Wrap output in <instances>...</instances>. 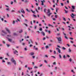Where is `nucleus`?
Wrapping results in <instances>:
<instances>
[{
	"label": "nucleus",
	"instance_id": "1",
	"mask_svg": "<svg viewBox=\"0 0 76 76\" xmlns=\"http://www.w3.org/2000/svg\"><path fill=\"white\" fill-rule=\"evenodd\" d=\"M58 41L59 42H58V43H60V44H62V43L61 42V38L60 37H59V38L56 37Z\"/></svg>",
	"mask_w": 76,
	"mask_h": 76
},
{
	"label": "nucleus",
	"instance_id": "2",
	"mask_svg": "<svg viewBox=\"0 0 76 76\" xmlns=\"http://www.w3.org/2000/svg\"><path fill=\"white\" fill-rule=\"evenodd\" d=\"M11 61L13 63H14L15 65H16V61L15 60H14L13 59V58H12L11 59Z\"/></svg>",
	"mask_w": 76,
	"mask_h": 76
},
{
	"label": "nucleus",
	"instance_id": "3",
	"mask_svg": "<svg viewBox=\"0 0 76 76\" xmlns=\"http://www.w3.org/2000/svg\"><path fill=\"white\" fill-rule=\"evenodd\" d=\"M56 50H58V52L59 53H61V50L59 48H56Z\"/></svg>",
	"mask_w": 76,
	"mask_h": 76
},
{
	"label": "nucleus",
	"instance_id": "4",
	"mask_svg": "<svg viewBox=\"0 0 76 76\" xmlns=\"http://www.w3.org/2000/svg\"><path fill=\"white\" fill-rule=\"evenodd\" d=\"M76 16L73 13H72V15H71V17H72V18H74V16Z\"/></svg>",
	"mask_w": 76,
	"mask_h": 76
},
{
	"label": "nucleus",
	"instance_id": "5",
	"mask_svg": "<svg viewBox=\"0 0 76 76\" xmlns=\"http://www.w3.org/2000/svg\"><path fill=\"white\" fill-rule=\"evenodd\" d=\"M21 12L23 14H25V11L23 10V9H22V10H21Z\"/></svg>",
	"mask_w": 76,
	"mask_h": 76
},
{
	"label": "nucleus",
	"instance_id": "6",
	"mask_svg": "<svg viewBox=\"0 0 76 76\" xmlns=\"http://www.w3.org/2000/svg\"><path fill=\"white\" fill-rule=\"evenodd\" d=\"M52 15V13H49L48 14V13H47V15L48 16L50 17V15Z\"/></svg>",
	"mask_w": 76,
	"mask_h": 76
},
{
	"label": "nucleus",
	"instance_id": "7",
	"mask_svg": "<svg viewBox=\"0 0 76 76\" xmlns=\"http://www.w3.org/2000/svg\"><path fill=\"white\" fill-rule=\"evenodd\" d=\"M6 30L8 32V33H9V34H10V31H9V29H8L7 28H6Z\"/></svg>",
	"mask_w": 76,
	"mask_h": 76
},
{
	"label": "nucleus",
	"instance_id": "8",
	"mask_svg": "<svg viewBox=\"0 0 76 76\" xmlns=\"http://www.w3.org/2000/svg\"><path fill=\"white\" fill-rule=\"evenodd\" d=\"M30 42H31V43H32V42H33L32 41V40H31V39H30L29 40V42H28V44H31Z\"/></svg>",
	"mask_w": 76,
	"mask_h": 76
},
{
	"label": "nucleus",
	"instance_id": "9",
	"mask_svg": "<svg viewBox=\"0 0 76 76\" xmlns=\"http://www.w3.org/2000/svg\"><path fill=\"white\" fill-rule=\"evenodd\" d=\"M41 33L42 34L43 36H45V33L43 31H42Z\"/></svg>",
	"mask_w": 76,
	"mask_h": 76
},
{
	"label": "nucleus",
	"instance_id": "10",
	"mask_svg": "<svg viewBox=\"0 0 76 76\" xmlns=\"http://www.w3.org/2000/svg\"><path fill=\"white\" fill-rule=\"evenodd\" d=\"M50 13V10L48 9V12H47V13Z\"/></svg>",
	"mask_w": 76,
	"mask_h": 76
},
{
	"label": "nucleus",
	"instance_id": "11",
	"mask_svg": "<svg viewBox=\"0 0 76 76\" xmlns=\"http://www.w3.org/2000/svg\"><path fill=\"white\" fill-rule=\"evenodd\" d=\"M72 9L73 10H75V6H72Z\"/></svg>",
	"mask_w": 76,
	"mask_h": 76
},
{
	"label": "nucleus",
	"instance_id": "12",
	"mask_svg": "<svg viewBox=\"0 0 76 76\" xmlns=\"http://www.w3.org/2000/svg\"><path fill=\"white\" fill-rule=\"evenodd\" d=\"M26 11L28 12H29V13H30V12H31V11H30L29 10H28V9H26Z\"/></svg>",
	"mask_w": 76,
	"mask_h": 76
},
{
	"label": "nucleus",
	"instance_id": "13",
	"mask_svg": "<svg viewBox=\"0 0 76 76\" xmlns=\"http://www.w3.org/2000/svg\"><path fill=\"white\" fill-rule=\"evenodd\" d=\"M2 32H3V33H4V34H7V32H6L5 31L2 30Z\"/></svg>",
	"mask_w": 76,
	"mask_h": 76
},
{
	"label": "nucleus",
	"instance_id": "14",
	"mask_svg": "<svg viewBox=\"0 0 76 76\" xmlns=\"http://www.w3.org/2000/svg\"><path fill=\"white\" fill-rule=\"evenodd\" d=\"M34 54V52H31L30 53V55L31 56H33Z\"/></svg>",
	"mask_w": 76,
	"mask_h": 76
},
{
	"label": "nucleus",
	"instance_id": "15",
	"mask_svg": "<svg viewBox=\"0 0 76 76\" xmlns=\"http://www.w3.org/2000/svg\"><path fill=\"white\" fill-rule=\"evenodd\" d=\"M5 10H7V12H8V11H10V9H9V8H7V9H5Z\"/></svg>",
	"mask_w": 76,
	"mask_h": 76
},
{
	"label": "nucleus",
	"instance_id": "16",
	"mask_svg": "<svg viewBox=\"0 0 76 76\" xmlns=\"http://www.w3.org/2000/svg\"><path fill=\"white\" fill-rule=\"evenodd\" d=\"M16 53H18V51L16 50H15V51L14 52V53L15 54H16Z\"/></svg>",
	"mask_w": 76,
	"mask_h": 76
},
{
	"label": "nucleus",
	"instance_id": "17",
	"mask_svg": "<svg viewBox=\"0 0 76 76\" xmlns=\"http://www.w3.org/2000/svg\"><path fill=\"white\" fill-rule=\"evenodd\" d=\"M41 1L42 3V6H44V2H43V1Z\"/></svg>",
	"mask_w": 76,
	"mask_h": 76
},
{
	"label": "nucleus",
	"instance_id": "18",
	"mask_svg": "<svg viewBox=\"0 0 76 76\" xmlns=\"http://www.w3.org/2000/svg\"><path fill=\"white\" fill-rule=\"evenodd\" d=\"M48 26H52V28H53V26H52V25H51V24H48Z\"/></svg>",
	"mask_w": 76,
	"mask_h": 76
},
{
	"label": "nucleus",
	"instance_id": "19",
	"mask_svg": "<svg viewBox=\"0 0 76 76\" xmlns=\"http://www.w3.org/2000/svg\"><path fill=\"white\" fill-rule=\"evenodd\" d=\"M64 10V11H65V13H66V14L68 13V11H66V10Z\"/></svg>",
	"mask_w": 76,
	"mask_h": 76
},
{
	"label": "nucleus",
	"instance_id": "20",
	"mask_svg": "<svg viewBox=\"0 0 76 76\" xmlns=\"http://www.w3.org/2000/svg\"><path fill=\"white\" fill-rule=\"evenodd\" d=\"M46 10H47V9H46V8H45L44 9V12H45V13L46 12Z\"/></svg>",
	"mask_w": 76,
	"mask_h": 76
},
{
	"label": "nucleus",
	"instance_id": "21",
	"mask_svg": "<svg viewBox=\"0 0 76 76\" xmlns=\"http://www.w3.org/2000/svg\"><path fill=\"white\" fill-rule=\"evenodd\" d=\"M62 50H66V48H65L64 47H63L62 48Z\"/></svg>",
	"mask_w": 76,
	"mask_h": 76
},
{
	"label": "nucleus",
	"instance_id": "22",
	"mask_svg": "<svg viewBox=\"0 0 76 76\" xmlns=\"http://www.w3.org/2000/svg\"><path fill=\"white\" fill-rule=\"evenodd\" d=\"M9 41H10V42H11L12 41V39H8Z\"/></svg>",
	"mask_w": 76,
	"mask_h": 76
},
{
	"label": "nucleus",
	"instance_id": "23",
	"mask_svg": "<svg viewBox=\"0 0 76 76\" xmlns=\"http://www.w3.org/2000/svg\"><path fill=\"white\" fill-rule=\"evenodd\" d=\"M31 12H32L33 13L35 14V11H33V10H31Z\"/></svg>",
	"mask_w": 76,
	"mask_h": 76
},
{
	"label": "nucleus",
	"instance_id": "24",
	"mask_svg": "<svg viewBox=\"0 0 76 76\" xmlns=\"http://www.w3.org/2000/svg\"><path fill=\"white\" fill-rule=\"evenodd\" d=\"M61 6H64V4H63V3H61Z\"/></svg>",
	"mask_w": 76,
	"mask_h": 76
},
{
	"label": "nucleus",
	"instance_id": "25",
	"mask_svg": "<svg viewBox=\"0 0 76 76\" xmlns=\"http://www.w3.org/2000/svg\"><path fill=\"white\" fill-rule=\"evenodd\" d=\"M63 34H64V35L65 36H66V34L65 33H64V32H63Z\"/></svg>",
	"mask_w": 76,
	"mask_h": 76
},
{
	"label": "nucleus",
	"instance_id": "26",
	"mask_svg": "<svg viewBox=\"0 0 76 76\" xmlns=\"http://www.w3.org/2000/svg\"><path fill=\"white\" fill-rule=\"evenodd\" d=\"M59 56L60 58H61L62 57H61V55H60V54L59 55Z\"/></svg>",
	"mask_w": 76,
	"mask_h": 76
},
{
	"label": "nucleus",
	"instance_id": "27",
	"mask_svg": "<svg viewBox=\"0 0 76 76\" xmlns=\"http://www.w3.org/2000/svg\"><path fill=\"white\" fill-rule=\"evenodd\" d=\"M53 65H56V62H53Z\"/></svg>",
	"mask_w": 76,
	"mask_h": 76
},
{
	"label": "nucleus",
	"instance_id": "28",
	"mask_svg": "<svg viewBox=\"0 0 76 76\" xmlns=\"http://www.w3.org/2000/svg\"><path fill=\"white\" fill-rule=\"evenodd\" d=\"M23 32V31L22 30H21L20 31H19V33H22Z\"/></svg>",
	"mask_w": 76,
	"mask_h": 76
},
{
	"label": "nucleus",
	"instance_id": "29",
	"mask_svg": "<svg viewBox=\"0 0 76 76\" xmlns=\"http://www.w3.org/2000/svg\"><path fill=\"white\" fill-rule=\"evenodd\" d=\"M45 57H47V58H48V56H47V55H45Z\"/></svg>",
	"mask_w": 76,
	"mask_h": 76
},
{
	"label": "nucleus",
	"instance_id": "30",
	"mask_svg": "<svg viewBox=\"0 0 76 76\" xmlns=\"http://www.w3.org/2000/svg\"><path fill=\"white\" fill-rule=\"evenodd\" d=\"M7 64L8 65H10V62H7Z\"/></svg>",
	"mask_w": 76,
	"mask_h": 76
},
{
	"label": "nucleus",
	"instance_id": "31",
	"mask_svg": "<svg viewBox=\"0 0 76 76\" xmlns=\"http://www.w3.org/2000/svg\"><path fill=\"white\" fill-rule=\"evenodd\" d=\"M69 52H72V50L70 49V48H69Z\"/></svg>",
	"mask_w": 76,
	"mask_h": 76
},
{
	"label": "nucleus",
	"instance_id": "32",
	"mask_svg": "<svg viewBox=\"0 0 76 76\" xmlns=\"http://www.w3.org/2000/svg\"><path fill=\"white\" fill-rule=\"evenodd\" d=\"M28 70H30V69H32V68H29V67H28Z\"/></svg>",
	"mask_w": 76,
	"mask_h": 76
},
{
	"label": "nucleus",
	"instance_id": "33",
	"mask_svg": "<svg viewBox=\"0 0 76 76\" xmlns=\"http://www.w3.org/2000/svg\"><path fill=\"white\" fill-rule=\"evenodd\" d=\"M43 65V64H41V65H39V67H42V66Z\"/></svg>",
	"mask_w": 76,
	"mask_h": 76
},
{
	"label": "nucleus",
	"instance_id": "34",
	"mask_svg": "<svg viewBox=\"0 0 76 76\" xmlns=\"http://www.w3.org/2000/svg\"><path fill=\"white\" fill-rule=\"evenodd\" d=\"M57 35L58 36L60 35V33H58L57 34Z\"/></svg>",
	"mask_w": 76,
	"mask_h": 76
},
{
	"label": "nucleus",
	"instance_id": "35",
	"mask_svg": "<svg viewBox=\"0 0 76 76\" xmlns=\"http://www.w3.org/2000/svg\"><path fill=\"white\" fill-rule=\"evenodd\" d=\"M14 35H17V34L16 33H13Z\"/></svg>",
	"mask_w": 76,
	"mask_h": 76
},
{
	"label": "nucleus",
	"instance_id": "36",
	"mask_svg": "<svg viewBox=\"0 0 76 76\" xmlns=\"http://www.w3.org/2000/svg\"><path fill=\"white\" fill-rule=\"evenodd\" d=\"M15 10H12L11 11V12H12V13H13V12H15Z\"/></svg>",
	"mask_w": 76,
	"mask_h": 76
},
{
	"label": "nucleus",
	"instance_id": "37",
	"mask_svg": "<svg viewBox=\"0 0 76 76\" xmlns=\"http://www.w3.org/2000/svg\"><path fill=\"white\" fill-rule=\"evenodd\" d=\"M49 48V47H48V46H46V48L47 49V48Z\"/></svg>",
	"mask_w": 76,
	"mask_h": 76
},
{
	"label": "nucleus",
	"instance_id": "38",
	"mask_svg": "<svg viewBox=\"0 0 76 76\" xmlns=\"http://www.w3.org/2000/svg\"><path fill=\"white\" fill-rule=\"evenodd\" d=\"M64 37L66 39H68V38H67V37H66V36H65Z\"/></svg>",
	"mask_w": 76,
	"mask_h": 76
},
{
	"label": "nucleus",
	"instance_id": "39",
	"mask_svg": "<svg viewBox=\"0 0 76 76\" xmlns=\"http://www.w3.org/2000/svg\"><path fill=\"white\" fill-rule=\"evenodd\" d=\"M33 16L34 17V18H37V16L35 15H33Z\"/></svg>",
	"mask_w": 76,
	"mask_h": 76
},
{
	"label": "nucleus",
	"instance_id": "40",
	"mask_svg": "<svg viewBox=\"0 0 76 76\" xmlns=\"http://www.w3.org/2000/svg\"><path fill=\"white\" fill-rule=\"evenodd\" d=\"M39 30V31H42V28H40Z\"/></svg>",
	"mask_w": 76,
	"mask_h": 76
},
{
	"label": "nucleus",
	"instance_id": "41",
	"mask_svg": "<svg viewBox=\"0 0 76 76\" xmlns=\"http://www.w3.org/2000/svg\"><path fill=\"white\" fill-rule=\"evenodd\" d=\"M54 54H56V52L55 50L54 51Z\"/></svg>",
	"mask_w": 76,
	"mask_h": 76
},
{
	"label": "nucleus",
	"instance_id": "42",
	"mask_svg": "<svg viewBox=\"0 0 76 76\" xmlns=\"http://www.w3.org/2000/svg\"><path fill=\"white\" fill-rule=\"evenodd\" d=\"M52 2H53V3H55V0L52 1Z\"/></svg>",
	"mask_w": 76,
	"mask_h": 76
},
{
	"label": "nucleus",
	"instance_id": "43",
	"mask_svg": "<svg viewBox=\"0 0 76 76\" xmlns=\"http://www.w3.org/2000/svg\"><path fill=\"white\" fill-rule=\"evenodd\" d=\"M45 39V37H44L42 39V40H43V41H44Z\"/></svg>",
	"mask_w": 76,
	"mask_h": 76
},
{
	"label": "nucleus",
	"instance_id": "44",
	"mask_svg": "<svg viewBox=\"0 0 76 76\" xmlns=\"http://www.w3.org/2000/svg\"><path fill=\"white\" fill-rule=\"evenodd\" d=\"M51 57H53L54 58H56V57H55V56H51Z\"/></svg>",
	"mask_w": 76,
	"mask_h": 76
},
{
	"label": "nucleus",
	"instance_id": "45",
	"mask_svg": "<svg viewBox=\"0 0 76 76\" xmlns=\"http://www.w3.org/2000/svg\"><path fill=\"white\" fill-rule=\"evenodd\" d=\"M18 12L19 13H21V12L20 11H18Z\"/></svg>",
	"mask_w": 76,
	"mask_h": 76
},
{
	"label": "nucleus",
	"instance_id": "46",
	"mask_svg": "<svg viewBox=\"0 0 76 76\" xmlns=\"http://www.w3.org/2000/svg\"><path fill=\"white\" fill-rule=\"evenodd\" d=\"M69 61H70V62H72V59L71 58L69 59Z\"/></svg>",
	"mask_w": 76,
	"mask_h": 76
},
{
	"label": "nucleus",
	"instance_id": "47",
	"mask_svg": "<svg viewBox=\"0 0 76 76\" xmlns=\"http://www.w3.org/2000/svg\"><path fill=\"white\" fill-rule=\"evenodd\" d=\"M59 21H60V20H61V18H60V17H59Z\"/></svg>",
	"mask_w": 76,
	"mask_h": 76
},
{
	"label": "nucleus",
	"instance_id": "48",
	"mask_svg": "<svg viewBox=\"0 0 76 76\" xmlns=\"http://www.w3.org/2000/svg\"><path fill=\"white\" fill-rule=\"evenodd\" d=\"M24 50L25 51H26L27 50V48H24Z\"/></svg>",
	"mask_w": 76,
	"mask_h": 76
},
{
	"label": "nucleus",
	"instance_id": "49",
	"mask_svg": "<svg viewBox=\"0 0 76 76\" xmlns=\"http://www.w3.org/2000/svg\"><path fill=\"white\" fill-rule=\"evenodd\" d=\"M34 68H35V69H37L38 68V67L37 66H35Z\"/></svg>",
	"mask_w": 76,
	"mask_h": 76
},
{
	"label": "nucleus",
	"instance_id": "50",
	"mask_svg": "<svg viewBox=\"0 0 76 76\" xmlns=\"http://www.w3.org/2000/svg\"><path fill=\"white\" fill-rule=\"evenodd\" d=\"M7 16L8 18H9V14H7Z\"/></svg>",
	"mask_w": 76,
	"mask_h": 76
},
{
	"label": "nucleus",
	"instance_id": "51",
	"mask_svg": "<svg viewBox=\"0 0 76 76\" xmlns=\"http://www.w3.org/2000/svg\"><path fill=\"white\" fill-rule=\"evenodd\" d=\"M37 29V26H34V29Z\"/></svg>",
	"mask_w": 76,
	"mask_h": 76
},
{
	"label": "nucleus",
	"instance_id": "52",
	"mask_svg": "<svg viewBox=\"0 0 76 76\" xmlns=\"http://www.w3.org/2000/svg\"><path fill=\"white\" fill-rule=\"evenodd\" d=\"M24 25H26V26H28V25L26 23H24Z\"/></svg>",
	"mask_w": 76,
	"mask_h": 76
},
{
	"label": "nucleus",
	"instance_id": "53",
	"mask_svg": "<svg viewBox=\"0 0 76 76\" xmlns=\"http://www.w3.org/2000/svg\"><path fill=\"white\" fill-rule=\"evenodd\" d=\"M15 21L14 20L13 21V24H15Z\"/></svg>",
	"mask_w": 76,
	"mask_h": 76
},
{
	"label": "nucleus",
	"instance_id": "54",
	"mask_svg": "<svg viewBox=\"0 0 76 76\" xmlns=\"http://www.w3.org/2000/svg\"><path fill=\"white\" fill-rule=\"evenodd\" d=\"M18 4H22V2H20L18 3Z\"/></svg>",
	"mask_w": 76,
	"mask_h": 76
},
{
	"label": "nucleus",
	"instance_id": "55",
	"mask_svg": "<svg viewBox=\"0 0 76 76\" xmlns=\"http://www.w3.org/2000/svg\"><path fill=\"white\" fill-rule=\"evenodd\" d=\"M66 58V56L64 55V56H63V58Z\"/></svg>",
	"mask_w": 76,
	"mask_h": 76
},
{
	"label": "nucleus",
	"instance_id": "56",
	"mask_svg": "<svg viewBox=\"0 0 76 76\" xmlns=\"http://www.w3.org/2000/svg\"><path fill=\"white\" fill-rule=\"evenodd\" d=\"M69 39H72V40H73V38H69Z\"/></svg>",
	"mask_w": 76,
	"mask_h": 76
},
{
	"label": "nucleus",
	"instance_id": "57",
	"mask_svg": "<svg viewBox=\"0 0 76 76\" xmlns=\"http://www.w3.org/2000/svg\"><path fill=\"white\" fill-rule=\"evenodd\" d=\"M35 50H38V48H35Z\"/></svg>",
	"mask_w": 76,
	"mask_h": 76
},
{
	"label": "nucleus",
	"instance_id": "58",
	"mask_svg": "<svg viewBox=\"0 0 76 76\" xmlns=\"http://www.w3.org/2000/svg\"><path fill=\"white\" fill-rule=\"evenodd\" d=\"M44 62H45V63H47V61L46 60H45Z\"/></svg>",
	"mask_w": 76,
	"mask_h": 76
},
{
	"label": "nucleus",
	"instance_id": "59",
	"mask_svg": "<svg viewBox=\"0 0 76 76\" xmlns=\"http://www.w3.org/2000/svg\"><path fill=\"white\" fill-rule=\"evenodd\" d=\"M7 46L8 47H9V46H10V45H8L7 44Z\"/></svg>",
	"mask_w": 76,
	"mask_h": 76
},
{
	"label": "nucleus",
	"instance_id": "60",
	"mask_svg": "<svg viewBox=\"0 0 76 76\" xmlns=\"http://www.w3.org/2000/svg\"><path fill=\"white\" fill-rule=\"evenodd\" d=\"M71 72H72V73H75V72H74V71L73 70H72Z\"/></svg>",
	"mask_w": 76,
	"mask_h": 76
},
{
	"label": "nucleus",
	"instance_id": "61",
	"mask_svg": "<svg viewBox=\"0 0 76 76\" xmlns=\"http://www.w3.org/2000/svg\"><path fill=\"white\" fill-rule=\"evenodd\" d=\"M34 64H35V63H34V62H33L32 63V65H34Z\"/></svg>",
	"mask_w": 76,
	"mask_h": 76
},
{
	"label": "nucleus",
	"instance_id": "62",
	"mask_svg": "<svg viewBox=\"0 0 76 76\" xmlns=\"http://www.w3.org/2000/svg\"><path fill=\"white\" fill-rule=\"evenodd\" d=\"M45 31L46 32H48V30H47L45 29Z\"/></svg>",
	"mask_w": 76,
	"mask_h": 76
},
{
	"label": "nucleus",
	"instance_id": "63",
	"mask_svg": "<svg viewBox=\"0 0 76 76\" xmlns=\"http://www.w3.org/2000/svg\"><path fill=\"white\" fill-rule=\"evenodd\" d=\"M53 20H56V18H53Z\"/></svg>",
	"mask_w": 76,
	"mask_h": 76
},
{
	"label": "nucleus",
	"instance_id": "64",
	"mask_svg": "<svg viewBox=\"0 0 76 76\" xmlns=\"http://www.w3.org/2000/svg\"><path fill=\"white\" fill-rule=\"evenodd\" d=\"M67 56L68 57H70V56L69 55H67Z\"/></svg>",
	"mask_w": 76,
	"mask_h": 76
}]
</instances>
